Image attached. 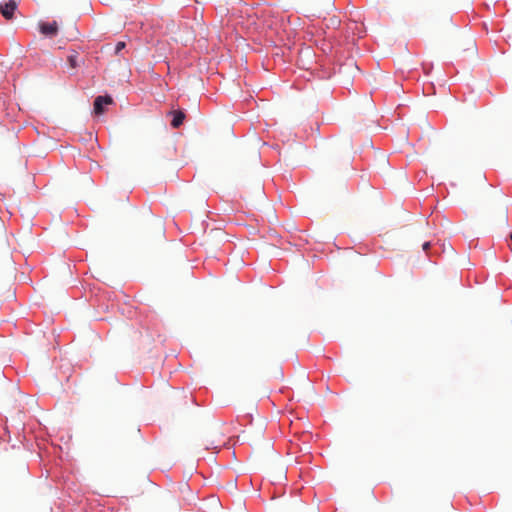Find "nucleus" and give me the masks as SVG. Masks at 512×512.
<instances>
[{
  "instance_id": "nucleus-8",
  "label": "nucleus",
  "mask_w": 512,
  "mask_h": 512,
  "mask_svg": "<svg viewBox=\"0 0 512 512\" xmlns=\"http://www.w3.org/2000/svg\"><path fill=\"white\" fill-rule=\"evenodd\" d=\"M429 247H430V242H428V241H427V242H425V243L423 244V249H424L425 251H427V250L429 249Z\"/></svg>"
},
{
  "instance_id": "nucleus-9",
  "label": "nucleus",
  "mask_w": 512,
  "mask_h": 512,
  "mask_svg": "<svg viewBox=\"0 0 512 512\" xmlns=\"http://www.w3.org/2000/svg\"><path fill=\"white\" fill-rule=\"evenodd\" d=\"M259 192H260V194H262V193H263V190H262V188H259Z\"/></svg>"
},
{
  "instance_id": "nucleus-7",
  "label": "nucleus",
  "mask_w": 512,
  "mask_h": 512,
  "mask_svg": "<svg viewBox=\"0 0 512 512\" xmlns=\"http://www.w3.org/2000/svg\"><path fill=\"white\" fill-rule=\"evenodd\" d=\"M330 24H331L332 26L337 27V26L340 24V20H339V19H337V18H331V19H330Z\"/></svg>"
},
{
  "instance_id": "nucleus-2",
  "label": "nucleus",
  "mask_w": 512,
  "mask_h": 512,
  "mask_svg": "<svg viewBox=\"0 0 512 512\" xmlns=\"http://www.w3.org/2000/svg\"><path fill=\"white\" fill-rule=\"evenodd\" d=\"M39 27L41 33L47 37H54L58 32V26L56 21L50 23L40 22Z\"/></svg>"
},
{
  "instance_id": "nucleus-10",
  "label": "nucleus",
  "mask_w": 512,
  "mask_h": 512,
  "mask_svg": "<svg viewBox=\"0 0 512 512\" xmlns=\"http://www.w3.org/2000/svg\"><path fill=\"white\" fill-rule=\"evenodd\" d=\"M510 239H511V241H512V233L510 234ZM511 249H512V245H511Z\"/></svg>"
},
{
  "instance_id": "nucleus-5",
  "label": "nucleus",
  "mask_w": 512,
  "mask_h": 512,
  "mask_svg": "<svg viewBox=\"0 0 512 512\" xmlns=\"http://www.w3.org/2000/svg\"><path fill=\"white\" fill-rule=\"evenodd\" d=\"M67 62L70 69H75L79 66L78 53L76 51H72L67 56Z\"/></svg>"
},
{
  "instance_id": "nucleus-3",
  "label": "nucleus",
  "mask_w": 512,
  "mask_h": 512,
  "mask_svg": "<svg viewBox=\"0 0 512 512\" xmlns=\"http://www.w3.org/2000/svg\"><path fill=\"white\" fill-rule=\"evenodd\" d=\"M15 10H17V3L14 0H10L7 3L0 5V13L7 20H11L13 18Z\"/></svg>"
},
{
  "instance_id": "nucleus-6",
  "label": "nucleus",
  "mask_w": 512,
  "mask_h": 512,
  "mask_svg": "<svg viewBox=\"0 0 512 512\" xmlns=\"http://www.w3.org/2000/svg\"><path fill=\"white\" fill-rule=\"evenodd\" d=\"M125 48V42L123 41H119L116 45V48H114V51H116V53H119L120 51H122L123 49Z\"/></svg>"
},
{
  "instance_id": "nucleus-4",
  "label": "nucleus",
  "mask_w": 512,
  "mask_h": 512,
  "mask_svg": "<svg viewBox=\"0 0 512 512\" xmlns=\"http://www.w3.org/2000/svg\"><path fill=\"white\" fill-rule=\"evenodd\" d=\"M184 119H185V113L181 110H177V111H174L173 112V119H172V122H171V125L173 128H178L179 126H181L184 122Z\"/></svg>"
},
{
  "instance_id": "nucleus-1",
  "label": "nucleus",
  "mask_w": 512,
  "mask_h": 512,
  "mask_svg": "<svg viewBox=\"0 0 512 512\" xmlns=\"http://www.w3.org/2000/svg\"><path fill=\"white\" fill-rule=\"evenodd\" d=\"M113 100L110 96H98L94 101V112L96 115H101L105 112L103 106L112 104Z\"/></svg>"
}]
</instances>
